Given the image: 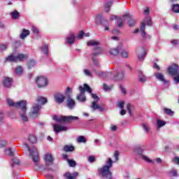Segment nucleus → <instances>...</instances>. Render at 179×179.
<instances>
[{
    "label": "nucleus",
    "instance_id": "obj_22",
    "mask_svg": "<svg viewBox=\"0 0 179 179\" xmlns=\"http://www.w3.org/2000/svg\"><path fill=\"white\" fill-rule=\"evenodd\" d=\"M121 51V47L118 46L117 48L110 49L109 53L110 55H118Z\"/></svg>",
    "mask_w": 179,
    "mask_h": 179
},
{
    "label": "nucleus",
    "instance_id": "obj_8",
    "mask_svg": "<svg viewBox=\"0 0 179 179\" xmlns=\"http://www.w3.org/2000/svg\"><path fill=\"white\" fill-rule=\"evenodd\" d=\"M168 72L169 75H171V76L173 77V80L176 82V83H179V69H178V65L177 64H173L168 69Z\"/></svg>",
    "mask_w": 179,
    "mask_h": 179
},
{
    "label": "nucleus",
    "instance_id": "obj_2",
    "mask_svg": "<svg viewBox=\"0 0 179 179\" xmlns=\"http://www.w3.org/2000/svg\"><path fill=\"white\" fill-rule=\"evenodd\" d=\"M87 45L95 47L94 49V52H92V61L93 64L96 68H100V64L97 59H96L95 57L97 55H100V54H103V49L98 45H100V43L97 41L92 40L87 42Z\"/></svg>",
    "mask_w": 179,
    "mask_h": 179
},
{
    "label": "nucleus",
    "instance_id": "obj_35",
    "mask_svg": "<svg viewBox=\"0 0 179 179\" xmlns=\"http://www.w3.org/2000/svg\"><path fill=\"white\" fill-rule=\"evenodd\" d=\"M113 5V2L112 1H108L105 6V10L106 12H110V7Z\"/></svg>",
    "mask_w": 179,
    "mask_h": 179
},
{
    "label": "nucleus",
    "instance_id": "obj_9",
    "mask_svg": "<svg viewBox=\"0 0 179 179\" xmlns=\"http://www.w3.org/2000/svg\"><path fill=\"white\" fill-rule=\"evenodd\" d=\"M71 93H72V88L68 87L65 92V96L67 97L66 106L72 110L76 105V103L75 102V100L71 97Z\"/></svg>",
    "mask_w": 179,
    "mask_h": 179
},
{
    "label": "nucleus",
    "instance_id": "obj_37",
    "mask_svg": "<svg viewBox=\"0 0 179 179\" xmlns=\"http://www.w3.org/2000/svg\"><path fill=\"white\" fill-rule=\"evenodd\" d=\"M20 164V161H19V159H16V158H13L12 159V166L13 167V166H19Z\"/></svg>",
    "mask_w": 179,
    "mask_h": 179
},
{
    "label": "nucleus",
    "instance_id": "obj_15",
    "mask_svg": "<svg viewBox=\"0 0 179 179\" xmlns=\"http://www.w3.org/2000/svg\"><path fill=\"white\" fill-rule=\"evenodd\" d=\"M55 100L58 104H62L65 101V96L60 92H56L55 94Z\"/></svg>",
    "mask_w": 179,
    "mask_h": 179
},
{
    "label": "nucleus",
    "instance_id": "obj_55",
    "mask_svg": "<svg viewBox=\"0 0 179 179\" xmlns=\"http://www.w3.org/2000/svg\"><path fill=\"white\" fill-rule=\"evenodd\" d=\"M84 73L85 75H86L87 76H90L92 77V72H90V71L87 70V69H84Z\"/></svg>",
    "mask_w": 179,
    "mask_h": 179
},
{
    "label": "nucleus",
    "instance_id": "obj_59",
    "mask_svg": "<svg viewBox=\"0 0 179 179\" xmlns=\"http://www.w3.org/2000/svg\"><path fill=\"white\" fill-rule=\"evenodd\" d=\"M96 160V157H94V156H90L88 157V161L90 162V163H93V162H94Z\"/></svg>",
    "mask_w": 179,
    "mask_h": 179
},
{
    "label": "nucleus",
    "instance_id": "obj_64",
    "mask_svg": "<svg viewBox=\"0 0 179 179\" xmlns=\"http://www.w3.org/2000/svg\"><path fill=\"white\" fill-rule=\"evenodd\" d=\"M117 15H111L110 17V20H117Z\"/></svg>",
    "mask_w": 179,
    "mask_h": 179
},
{
    "label": "nucleus",
    "instance_id": "obj_32",
    "mask_svg": "<svg viewBox=\"0 0 179 179\" xmlns=\"http://www.w3.org/2000/svg\"><path fill=\"white\" fill-rule=\"evenodd\" d=\"M41 50L45 55H48V45L45 44L43 45Z\"/></svg>",
    "mask_w": 179,
    "mask_h": 179
},
{
    "label": "nucleus",
    "instance_id": "obj_46",
    "mask_svg": "<svg viewBox=\"0 0 179 179\" xmlns=\"http://www.w3.org/2000/svg\"><path fill=\"white\" fill-rule=\"evenodd\" d=\"M91 107L92 108H93L94 110H97L99 108V105L96 101H93Z\"/></svg>",
    "mask_w": 179,
    "mask_h": 179
},
{
    "label": "nucleus",
    "instance_id": "obj_48",
    "mask_svg": "<svg viewBox=\"0 0 179 179\" xmlns=\"http://www.w3.org/2000/svg\"><path fill=\"white\" fill-rule=\"evenodd\" d=\"M83 36H85V32L83 31H80L77 36V38L81 40V38H83Z\"/></svg>",
    "mask_w": 179,
    "mask_h": 179
},
{
    "label": "nucleus",
    "instance_id": "obj_60",
    "mask_svg": "<svg viewBox=\"0 0 179 179\" xmlns=\"http://www.w3.org/2000/svg\"><path fill=\"white\" fill-rule=\"evenodd\" d=\"M118 156H120V153L118 152V151H115L114 157L115 159V162L118 160Z\"/></svg>",
    "mask_w": 179,
    "mask_h": 179
},
{
    "label": "nucleus",
    "instance_id": "obj_7",
    "mask_svg": "<svg viewBox=\"0 0 179 179\" xmlns=\"http://www.w3.org/2000/svg\"><path fill=\"white\" fill-rule=\"evenodd\" d=\"M53 120L57 122H66V124H69L72 122V121H76L79 120V117L77 116H53Z\"/></svg>",
    "mask_w": 179,
    "mask_h": 179
},
{
    "label": "nucleus",
    "instance_id": "obj_25",
    "mask_svg": "<svg viewBox=\"0 0 179 179\" xmlns=\"http://www.w3.org/2000/svg\"><path fill=\"white\" fill-rule=\"evenodd\" d=\"M155 76L158 80H160L161 82H163L164 83H166V79H164V76L162 74V73H156Z\"/></svg>",
    "mask_w": 179,
    "mask_h": 179
},
{
    "label": "nucleus",
    "instance_id": "obj_45",
    "mask_svg": "<svg viewBox=\"0 0 179 179\" xmlns=\"http://www.w3.org/2000/svg\"><path fill=\"white\" fill-rule=\"evenodd\" d=\"M132 108H134V106H132L131 103L127 104V110L129 114H132Z\"/></svg>",
    "mask_w": 179,
    "mask_h": 179
},
{
    "label": "nucleus",
    "instance_id": "obj_36",
    "mask_svg": "<svg viewBox=\"0 0 179 179\" xmlns=\"http://www.w3.org/2000/svg\"><path fill=\"white\" fill-rule=\"evenodd\" d=\"M19 12H17V10H15L13 12L11 13V17L12 19H19Z\"/></svg>",
    "mask_w": 179,
    "mask_h": 179
},
{
    "label": "nucleus",
    "instance_id": "obj_58",
    "mask_svg": "<svg viewBox=\"0 0 179 179\" xmlns=\"http://www.w3.org/2000/svg\"><path fill=\"white\" fill-rule=\"evenodd\" d=\"M8 48V45L1 44L0 45V51H3Z\"/></svg>",
    "mask_w": 179,
    "mask_h": 179
},
{
    "label": "nucleus",
    "instance_id": "obj_12",
    "mask_svg": "<svg viewBox=\"0 0 179 179\" xmlns=\"http://www.w3.org/2000/svg\"><path fill=\"white\" fill-rule=\"evenodd\" d=\"M40 110H41V105L38 103L34 104L31 109V115L32 117H38L40 115Z\"/></svg>",
    "mask_w": 179,
    "mask_h": 179
},
{
    "label": "nucleus",
    "instance_id": "obj_13",
    "mask_svg": "<svg viewBox=\"0 0 179 179\" xmlns=\"http://www.w3.org/2000/svg\"><path fill=\"white\" fill-rule=\"evenodd\" d=\"M36 83L38 87H44L48 85V80H47V78L44 76L38 77Z\"/></svg>",
    "mask_w": 179,
    "mask_h": 179
},
{
    "label": "nucleus",
    "instance_id": "obj_40",
    "mask_svg": "<svg viewBox=\"0 0 179 179\" xmlns=\"http://www.w3.org/2000/svg\"><path fill=\"white\" fill-rule=\"evenodd\" d=\"M5 154L7 156H13V151L12 150V148H8L7 150H6Z\"/></svg>",
    "mask_w": 179,
    "mask_h": 179
},
{
    "label": "nucleus",
    "instance_id": "obj_43",
    "mask_svg": "<svg viewBox=\"0 0 179 179\" xmlns=\"http://www.w3.org/2000/svg\"><path fill=\"white\" fill-rule=\"evenodd\" d=\"M22 72H23L22 66H19L15 69V73H17V75H20Z\"/></svg>",
    "mask_w": 179,
    "mask_h": 179
},
{
    "label": "nucleus",
    "instance_id": "obj_19",
    "mask_svg": "<svg viewBox=\"0 0 179 179\" xmlns=\"http://www.w3.org/2000/svg\"><path fill=\"white\" fill-rule=\"evenodd\" d=\"M13 83V79L12 78L5 77L3 81V85L4 87H11Z\"/></svg>",
    "mask_w": 179,
    "mask_h": 179
},
{
    "label": "nucleus",
    "instance_id": "obj_51",
    "mask_svg": "<svg viewBox=\"0 0 179 179\" xmlns=\"http://www.w3.org/2000/svg\"><path fill=\"white\" fill-rule=\"evenodd\" d=\"M135 23H136V22L134 20H130L128 22V24H129V27H132V26H135Z\"/></svg>",
    "mask_w": 179,
    "mask_h": 179
},
{
    "label": "nucleus",
    "instance_id": "obj_10",
    "mask_svg": "<svg viewBox=\"0 0 179 179\" xmlns=\"http://www.w3.org/2000/svg\"><path fill=\"white\" fill-rule=\"evenodd\" d=\"M98 173L99 176L103 177V178H108V179L113 178L111 171H110V168L107 166H103L98 169Z\"/></svg>",
    "mask_w": 179,
    "mask_h": 179
},
{
    "label": "nucleus",
    "instance_id": "obj_41",
    "mask_svg": "<svg viewBox=\"0 0 179 179\" xmlns=\"http://www.w3.org/2000/svg\"><path fill=\"white\" fill-rule=\"evenodd\" d=\"M67 162L70 167H75L76 166V162L73 161V159H67Z\"/></svg>",
    "mask_w": 179,
    "mask_h": 179
},
{
    "label": "nucleus",
    "instance_id": "obj_56",
    "mask_svg": "<svg viewBox=\"0 0 179 179\" xmlns=\"http://www.w3.org/2000/svg\"><path fill=\"white\" fill-rule=\"evenodd\" d=\"M103 90H105V92H108L109 90H111V87L108 86L106 84H103Z\"/></svg>",
    "mask_w": 179,
    "mask_h": 179
},
{
    "label": "nucleus",
    "instance_id": "obj_6",
    "mask_svg": "<svg viewBox=\"0 0 179 179\" xmlns=\"http://www.w3.org/2000/svg\"><path fill=\"white\" fill-rule=\"evenodd\" d=\"M25 146L29 152L30 157H31L34 163L36 164V166H38V162H40V157L38 155V152H37V148L35 147L30 148V147L27 144H25Z\"/></svg>",
    "mask_w": 179,
    "mask_h": 179
},
{
    "label": "nucleus",
    "instance_id": "obj_44",
    "mask_svg": "<svg viewBox=\"0 0 179 179\" xmlns=\"http://www.w3.org/2000/svg\"><path fill=\"white\" fill-rule=\"evenodd\" d=\"M36 65V62H34V60H30L28 62V68L29 69H31V68H33V66H34Z\"/></svg>",
    "mask_w": 179,
    "mask_h": 179
},
{
    "label": "nucleus",
    "instance_id": "obj_54",
    "mask_svg": "<svg viewBox=\"0 0 179 179\" xmlns=\"http://www.w3.org/2000/svg\"><path fill=\"white\" fill-rule=\"evenodd\" d=\"M170 175L172 176V177H176L177 176V170L173 169L170 171Z\"/></svg>",
    "mask_w": 179,
    "mask_h": 179
},
{
    "label": "nucleus",
    "instance_id": "obj_21",
    "mask_svg": "<svg viewBox=\"0 0 179 179\" xmlns=\"http://www.w3.org/2000/svg\"><path fill=\"white\" fill-rule=\"evenodd\" d=\"M75 38H76V36H75V34H73V32H71L66 38V43L68 44H73V43H75Z\"/></svg>",
    "mask_w": 179,
    "mask_h": 179
},
{
    "label": "nucleus",
    "instance_id": "obj_34",
    "mask_svg": "<svg viewBox=\"0 0 179 179\" xmlns=\"http://www.w3.org/2000/svg\"><path fill=\"white\" fill-rule=\"evenodd\" d=\"M38 103H40L41 104H45L47 103V99L46 98H44L43 96H39L37 99Z\"/></svg>",
    "mask_w": 179,
    "mask_h": 179
},
{
    "label": "nucleus",
    "instance_id": "obj_62",
    "mask_svg": "<svg viewBox=\"0 0 179 179\" xmlns=\"http://www.w3.org/2000/svg\"><path fill=\"white\" fill-rule=\"evenodd\" d=\"M92 94V99H94V100H99V96H97V95L94 94Z\"/></svg>",
    "mask_w": 179,
    "mask_h": 179
},
{
    "label": "nucleus",
    "instance_id": "obj_42",
    "mask_svg": "<svg viewBox=\"0 0 179 179\" xmlns=\"http://www.w3.org/2000/svg\"><path fill=\"white\" fill-rule=\"evenodd\" d=\"M172 10L176 13H179V4H175L173 6Z\"/></svg>",
    "mask_w": 179,
    "mask_h": 179
},
{
    "label": "nucleus",
    "instance_id": "obj_23",
    "mask_svg": "<svg viewBox=\"0 0 179 179\" xmlns=\"http://www.w3.org/2000/svg\"><path fill=\"white\" fill-rule=\"evenodd\" d=\"M27 36H30V31L26 29H23L22 31L20 34V38H22V40H24V38H26V37Z\"/></svg>",
    "mask_w": 179,
    "mask_h": 179
},
{
    "label": "nucleus",
    "instance_id": "obj_3",
    "mask_svg": "<svg viewBox=\"0 0 179 179\" xmlns=\"http://www.w3.org/2000/svg\"><path fill=\"white\" fill-rule=\"evenodd\" d=\"M93 71L101 78H113V79H115V80H122V79H124V72L117 73L115 75V73L96 71L94 68L93 69Z\"/></svg>",
    "mask_w": 179,
    "mask_h": 179
},
{
    "label": "nucleus",
    "instance_id": "obj_47",
    "mask_svg": "<svg viewBox=\"0 0 179 179\" xmlns=\"http://www.w3.org/2000/svg\"><path fill=\"white\" fill-rule=\"evenodd\" d=\"M143 128L145 131V132H147V134L149 132L150 129H149V126H148V124L143 123Z\"/></svg>",
    "mask_w": 179,
    "mask_h": 179
},
{
    "label": "nucleus",
    "instance_id": "obj_38",
    "mask_svg": "<svg viewBox=\"0 0 179 179\" xmlns=\"http://www.w3.org/2000/svg\"><path fill=\"white\" fill-rule=\"evenodd\" d=\"M120 53L121 54L122 58H127L128 57V52H127L126 50H122V48H121V50H120Z\"/></svg>",
    "mask_w": 179,
    "mask_h": 179
},
{
    "label": "nucleus",
    "instance_id": "obj_53",
    "mask_svg": "<svg viewBox=\"0 0 179 179\" xmlns=\"http://www.w3.org/2000/svg\"><path fill=\"white\" fill-rule=\"evenodd\" d=\"M31 30L34 34H38V29L37 27H32Z\"/></svg>",
    "mask_w": 179,
    "mask_h": 179
},
{
    "label": "nucleus",
    "instance_id": "obj_16",
    "mask_svg": "<svg viewBox=\"0 0 179 179\" xmlns=\"http://www.w3.org/2000/svg\"><path fill=\"white\" fill-rule=\"evenodd\" d=\"M45 163L46 166H51L54 163V157L50 153H47L44 157Z\"/></svg>",
    "mask_w": 179,
    "mask_h": 179
},
{
    "label": "nucleus",
    "instance_id": "obj_18",
    "mask_svg": "<svg viewBox=\"0 0 179 179\" xmlns=\"http://www.w3.org/2000/svg\"><path fill=\"white\" fill-rule=\"evenodd\" d=\"M125 17L129 18L131 17V15H129V13H125L123 15V17H118L117 19L118 27H122L124 26V22H125Z\"/></svg>",
    "mask_w": 179,
    "mask_h": 179
},
{
    "label": "nucleus",
    "instance_id": "obj_57",
    "mask_svg": "<svg viewBox=\"0 0 179 179\" xmlns=\"http://www.w3.org/2000/svg\"><path fill=\"white\" fill-rule=\"evenodd\" d=\"M6 145V141L1 140L0 141V148H3V146Z\"/></svg>",
    "mask_w": 179,
    "mask_h": 179
},
{
    "label": "nucleus",
    "instance_id": "obj_27",
    "mask_svg": "<svg viewBox=\"0 0 179 179\" xmlns=\"http://www.w3.org/2000/svg\"><path fill=\"white\" fill-rule=\"evenodd\" d=\"M77 142L78 143H86V142H87V140H86V138H85V136H79L77 138Z\"/></svg>",
    "mask_w": 179,
    "mask_h": 179
},
{
    "label": "nucleus",
    "instance_id": "obj_20",
    "mask_svg": "<svg viewBox=\"0 0 179 179\" xmlns=\"http://www.w3.org/2000/svg\"><path fill=\"white\" fill-rule=\"evenodd\" d=\"M79 176V173L78 172H73V173H71L69 172H66L64 174V177L66 179H75Z\"/></svg>",
    "mask_w": 179,
    "mask_h": 179
},
{
    "label": "nucleus",
    "instance_id": "obj_52",
    "mask_svg": "<svg viewBox=\"0 0 179 179\" xmlns=\"http://www.w3.org/2000/svg\"><path fill=\"white\" fill-rule=\"evenodd\" d=\"M124 101H119L117 103V107H119V108H121V110L124 109Z\"/></svg>",
    "mask_w": 179,
    "mask_h": 179
},
{
    "label": "nucleus",
    "instance_id": "obj_39",
    "mask_svg": "<svg viewBox=\"0 0 179 179\" xmlns=\"http://www.w3.org/2000/svg\"><path fill=\"white\" fill-rule=\"evenodd\" d=\"M157 125L158 128H160L162 127H164V125H166V122H164L163 120H158L157 121Z\"/></svg>",
    "mask_w": 179,
    "mask_h": 179
},
{
    "label": "nucleus",
    "instance_id": "obj_30",
    "mask_svg": "<svg viewBox=\"0 0 179 179\" xmlns=\"http://www.w3.org/2000/svg\"><path fill=\"white\" fill-rule=\"evenodd\" d=\"M28 141L31 143H36V142H37V138L35 137L34 135L31 134L29 136Z\"/></svg>",
    "mask_w": 179,
    "mask_h": 179
},
{
    "label": "nucleus",
    "instance_id": "obj_49",
    "mask_svg": "<svg viewBox=\"0 0 179 179\" xmlns=\"http://www.w3.org/2000/svg\"><path fill=\"white\" fill-rule=\"evenodd\" d=\"M173 163L175 164H179V157H175L172 159Z\"/></svg>",
    "mask_w": 179,
    "mask_h": 179
},
{
    "label": "nucleus",
    "instance_id": "obj_50",
    "mask_svg": "<svg viewBox=\"0 0 179 179\" xmlns=\"http://www.w3.org/2000/svg\"><path fill=\"white\" fill-rule=\"evenodd\" d=\"M142 159L143 160H145V162H148V163H153L152 160H150V159L148 158V157H146L145 155H142Z\"/></svg>",
    "mask_w": 179,
    "mask_h": 179
},
{
    "label": "nucleus",
    "instance_id": "obj_28",
    "mask_svg": "<svg viewBox=\"0 0 179 179\" xmlns=\"http://www.w3.org/2000/svg\"><path fill=\"white\" fill-rule=\"evenodd\" d=\"M64 152H73L75 150V147L73 145H66L64 148Z\"/></svg>",
    "mask_w": 179,
    "mask_h": 179
},
{
    "label": "nucleus",
    "instance_id": "obj_1",
    "mask_svg": "<svg viewBox=\"0 0 179 179\" xmlns=\"http://www.w3.org/2000/svg\"><path fill=\"white\" fill-rule=\"evenodd\" d=\"M7 103L10 106L17 107L20 108V116L22 118V121H25V122L29 121V118L26 115V111L27 110V108H26V106H27L26 101H21L15 103L12 101V99H7Z\"/></svg>",
    "mask_w": 179,
    "mask_h": 179
},
{
    "label": "nucleus",
    "instance_id": "obj_29",
    "mask_svg": "<svg viewBox=\"0 0 179 179\" xmlns=\"http://www.w3.org/2000/svg\"><path fill=\"white\" fill-rule=\"evenodd\" d=\"M138 78H139L140 82H142V83L146 82V77L143 75V73H142V71H139Z\"/></svg>",
    "mask_w": 179,
    "mask_h": 179
},
{
    "label": "nucleus",
    "instance_id": "obj_31",
    "mask_svg": "<svg viewBox=\"0 0 179 179\" xmlns=\"http://www.w3.org/2000/svg\"><path fill=\"white\" fill-rule=\"evenodd\" d=\"M164 111L165 114H167V115H170L171 117H173V115H174V111L171 110V109L165 108H164Z\"/></svg>",
    "mask_w": 179,
    "mask_h": 179
},
{
    "label": "nucleus",
    "instance_id": "obj_33",
    "mask_svg": "<svg viewBox=\"0 0 179 179\" xmlns=\"http://www.w3.org/2000/svg\"><path fill=\"white\" fill-rule=\"evenodd\" d=\"M102 19H103V15L101 14H98L95 19V22H96V24H101Z\"/></svg>",
    "mask_w": 179,
    "mask_h": 179
},
{
    "label": "nucleus",
    "instance_id": "obj_17",
    "mask_svg": "<svg viewBox=\"0 0 179 179\" xmlns=\"http://www.w3.org/2000/svg\"><path fill=\"white\" fill-rule=\"evenodd\" d=\"M53 129L55 132H56V134H58L59 132L68 131V127L55 124H53Z\"/></svg>",
    "mask_w": 179,
    "mask_h": 179
},
{
    "label": "nucleus",
    "instance_id": "obj_26",
    "mask_svg": "<svg viewBox=\"0 0 179 179\" xmlns=\"http://www.w3.org/2000/svg\"><path fill=\"white\" fill-rule=\"evenodd\" d=\"M113 159H111V158H108L106 161V165H104L105 167H108V169H110L113 167Z\"/></svg>",
    "mask_w": 179,
    "mask_h": 179
},
{
    "label": "nucleus",
    "instance_id": "obj_61",
    "mask_svg": "<svg viewBox=\"0 0 179 179\" xmlns=\"http://www.w3.org/2000/svg\"><path fill=\"white\" fill-rule=\"evenodd\" d=\"M171 44H173V45H177V44H179V41L178 40H173L171 41Z\"/></svg>",
    "mask_w": 179,
    "mask_h": 179
},
{
    "label": "nucleus",
    "instance_id": "obj_4",
    "mask_svg": "<svg viewBox=\"0 0 179 179\" xmlns=\"http://www.w3.org/2000/svg\"><path fill=\"white\" fill-rule=\"evenodd\" d=\"M80 94L77 96V100L81 103H85L86 101V96H85V92L88 93H92V88L87 85L84 84L83 87L80 85L79 87Z\"/></svg>",
    "mask_w": 179,
    "mask_h": 179
},
{
    "label": "nucleus",
    "instance_id": "obj_5",
    "mask_svg": "<svg viewBox=\"0 0 179 179\" xmlns=\"http://www.w3.org/2000/svg\"><path fill=\"white\" fill-rule=\"evenodd\" d=\"M27 58H29V55H16L15 53H13L6 58V61H8V62H19L24 61V59H27Z\"/></svg>",
    "mask_w": 179,
    "mask_h": 179
},
{
    "label": "nucleus",
    "instance_id": "obj_11",
    "mask_svg": "<svg viewBox=\"0 0 179 179\" xmlns=\"http://www.w3.org/2000/svg\"><path fill=\"white\" fill-rule=\"evenodd\" d=\"M152 26V20L150 17L147 16L143 20V21L141 22L140 30L141 31V34L143 37L146 36V32H145V26Z\"/></svg>",
    "mask_w": 179,
    "mask_h": 179
},
{
    "label": "nucleus",
    "instance_id": "obj_24",
    "mask_svg": "<svg viewBox=\"0 0 179 179\" xmlns=\"http://www.w3.org/2000/svg\"><path fill=\"white\" fill-rule=\"evenodd\" d=\"M134 152L136 155H142L143 153V146H137L134 148Z\"/></svg>",
    "mask_w": 179,
    "mask_h": 179
},
{
    "label": "nucleus",
    "instance_id": "obj_14",
    "mask_svg": "<svg viewBox=\"0 0 179 179\" xmlns=\"http://www.w3.org/2000/svg\"><path fill=\"white\" fill-rule=\"evenodd\" d=\"M136 52L139 61H143V59H145V57H146V50H145V48H138L136 50Z\"/></svg>",
    "mask_w": 179,
    "mask_h": 179
},
{
    "label": "nucleus",
    "instance_id": "obj_63",
    "mask_svg": "<svg viewBox=\"0 0 179 179\" xmlns=\"http://www.w3.org/2000/svg\"><path fill=\"white\" fill-rule=\"evenodd\" d=\"M3 120V111L0 110V121H2Z\"/></svg>",
    "mask_w": 179,
    "mask_h": 179
}]
</instances>
